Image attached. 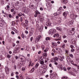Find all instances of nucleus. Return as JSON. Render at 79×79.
<instances>
[{
    "mask_svg": "<svg viewBox=\"0 0 79 79\" xmlns=\"http://www.w3.org/2000/svg\"><path fill=\"white\" fill-rule=\"evenodd\" d=\"M23 11L25 13H26V14H27L28 13V12L29 11V9H27L26 8V7H23Z\"/></svg>",
    "mask_w": 79,
    "mask_h": 79,
    "instance_id": "1",
    "label": "nucleus"
},
{
    "mask_svg": "<svg viewBox=\"0 0 79 79\" xmlns=\"http://www.w3.org/2000/svg\"><path fill=\"white\" fill-rule=\"evenodd\" d=\"M77 16V15H74V13L70 15V17L71 19H75L76 18Z\"/></svg>",
    "mask_w": 79,
    "mask_h": 79,
    "instance_id": "2",
    "label": "nucleus"
},
{
    "mask_svg": "<svg viewBox=\"0 0 79 79\" xmlns=\"http://www.w3.org/2000/svg\"><path fill=\"white\" fill-rule=\"evenodd\" d=\"M56 31L55 29H51L49 30V34H53L55 33Z\"/></svg>",
    "mask_w": 79,
    "mask_h": 79,
    "instance_id": "3",
    "label": "nucleus"
},
{
    "mask_svg": "<svg viewBox=\"0 0 79 79\" xmlns=\"http://www.w3.org/2000/svg\"><path fill=\"white\" fill-rule=\"evenodd\" d=\"M68 15V11H65L63 13V16H64V19H66V17Z\"/></svg>",
    "mask_w": 79,
    "mask_h": 79,
    "instance_id": "4",
    "label": "nucleus"
},
{
    "mask_svg": "<svg viewBox=\"0 0 79 79\" xmlns=\"http://www.w3.org/2000/svg\"><path fill=\"white\" fill-rule=\"evenodd\" d=\"M29 7L31 9H35V7L34 5L30 4L29 6Z\"/></svg>",
    "mask_w": 79,
    "mask_h": 79,
    "instance_id": "5",
    "label": "nucleus"
},
{
    "mask_svg": "<svg viewBox=\"0 0 79 79\" xmlns=\"http://www.w3.org/2000/svg\"><path fill=\"white\" fill-rule=\"evenodd\" d=\"M5 71L6 74H8L9 73V69H8V67H6L5 68Z\"/></svg>",
    "mask_w": 79,
    "mask_h": 79,
    "instance_id": "6",
    "label": "nucleus"
},
{
    "mask_svg": "<svg viewBox=\"0 0 79 79\" xmlns=\"http://www.w3.org/2000/svg\"><path fill=\"white\" fill-rule=\"evenodd\" d=\"M40 37H41V35H38V36H37L36 42H39V40H40Z\"/></svg>",
    "mask_w": 79,
    "mask_h": 79,
    "instance_id": "7",
    "label": "nucleus"
},
{
    "mask_svg": "<svg viewBox=\"0 0 79 79\" xmlns=\"http://www.w3.org/2000/svg\"><path fill=\"white\" fill-rule=\"evenodd\" d=\"M62 2H63L64 4H66L68 3V1L67 0H62Z\"/></svg>",
    "mask_w": 79,
    "mask_h": 79,
    "instance_id": "8",
    "label": "nucleus"
},
{
    "mask_svg": "<svg viewBox=\"0 0 79 79\" xmlns=\"http://www.w3.org/2000/svg\"><path fill=\"white\" fill-rule=\"evenodd\" d=\"M41 67L42 68H44V69H45V68H47V65L45 64L42 65Z\"/></svg>",
    "mask_w": 79,
    "mask_h": 79,
    "instance_id": "9",
    "label": "nucleus"
},
{
    "mask_svg": "<svg viewBox=\"0 0 79 79\" xmlns=\"http://www.w3.org/2000/svg\"><path fill=\"white\" fill-rule=\"evenodd\" d=\"M46 25L48 26H51V23H50V21H48L46 23Z\"/></svg>",
    "mask_w": 79,
    "mask_h": 79,
    "instance_id": "10",
    "label": "nucleus"
},
{
    "mask_svg": "<svg viewBox=\"0 0 79 79\" xmlns=\"http://www.w3.org/2000/svg\"><path fill=\"white\" fill-rule=\"evenodd\" d=\"M57 68L59 69H63V66L59 64L57 66Z\"/></svg>",
    "mask_w": 79,
    "mask_h": 79,
    "instance_id": "11",
    "label": "nucleus"
},
{
    "mask_svg": "<svg viewBox=\"0 0 79 79\" xmlns=\"http://www.w3.org/2000/svg\"><path fill=\"white\" fill-rule=\"evenodd\" d=\"M58 11L60 12H63L64 11V10L62 9V7H60L58 9Z\"/></svg>",
    "mask_w": 79,
    "mask_h": 79,
    "instance_id": "12",
    "label": "nucleus"
},
{
    "mask_svg": "<svg viewBox=\"0 0 79 79\" xmlns=\"http://www.w3.org/2000/svg\"><path fill=\"white\" fill-rule=\"evenodd\" d=\"M59 36L60 35H59V34H56L53 35L54 37H56L58 38L59 37Z\"/></svg>",
    "mask_w": 79,
    "mask_h": 79,
    "instance_id": "13",
    "label": "nucleus"
},
{
    "mask_svg": "<svg viewBox=\"0 0 79 79\" xmlns=\"http://www.w3.org/2000/svg\"><path fill=\"white\" fill-rule=\"evenodd\" d=\"M40 64H44V61L43 60H40Z\"/></svg>",
    "mask_w": 79,
    "mask_h": 79,
    "instance_id": "14",
    "label": "nucleus"
},
{
    "mask_svg": "<svg viewBox=\"0 0 79 79\" xmlns=\"http://www.w3.org/2000/svg\"><path fill=\"white\" fill-rule=\"evenodd\" d=\"M60 15V13L58 12H57L54 14V16H57V15Z\"/></svg>",
    "mask_w": 79,
    "mask_h": 79,
    "instance_id": "15",
    "label": "nucleus"
},
{
    "mask_svg": "<svg viewBox=\"0 0 79 79\" xmlns=\"http://www.w3.org/2000/svg\"><path fill=\"white\" fill-rule=\"evenodd\" d=\"M1 3L2 5H4V1L3 0H0Z\"/></svg>",
    "mask_w": 79,
    "mask_h": 79,
    "instance_id": "16",
    "label": "nucleus"
},
{
    "mask_svg": "<svg viewBox=\"0 0 79 79\" xmlns=\"http://www.w3.org/2000/svg\"><path fill=\"white\" fill-rule=\"evenodd\" d=\"M44 28V26H41L40 27V31H43V28Z\"/></svg>",
    "mask_w": 79,
    "mask_h": 79,
    "instance_id": "17",
    "label": "nucleus"
},
{
    "mask_svg": "<svg viewBox=\"0 0 79 79\" xmlns=\"http://www.w3.org/2000/svg\"><path fill=\"white\" fill-rule=\"evenodd\" d=\"M39 63L36 64L35 66V69H37V68H38V66H39Z\"/></svg>",
    "mask_w": 79,
    "mask_h": 79,
    "instance_id": "18",
    "label": "nucleus"
},
{
    "mask_svg": "<svg viewBox=\"0 0 79 79\" xmlns=\"http://www.w3.org/2000/svg\"><path fill=\"white\" fill-rule=\"evenodd\" d=\"M58 58L59 60H61V61L62 60V57H61V56H58Z\"/></svg>",
    "mask_w": 79,
    "mask_h": 79,
    "instance_id": "19",
    "label": "nucleus"
},
{
    "mask_svg": "<svg viewBox=\"0 0 79 79\" xmlns=\"http://www.w3.org/2000/svg\"><path fill=\"white\" fill-rule=\"evenodd\" d=\"M56 29L57 30H58V31H61L62 29L60 28H59V27H57L56 28Z\"/></svg>",
    "mask_w": 79,
    "mask_h": 79,
    "instance_id": "20",
    "label": "nucleus"
},
{
    "mask_svg": "<svg viewBox=\"0 0 79 79\" xmlns=\"http://www.w3.org/2000/svg\"><path fill=\"white\" fill-rule=\"evenodd\" d=\"M19 8V6H17L15 7V9L16 10H18Z\"/></svg>",
    "mask_w": 79,
    "mask_h": 79,
    "instance_id": "21",
    "label": "nucleus"
},
{
    "mask_svg": "<svg viewBox=\"0 0 79 79\" xmlns=\"http://www.w3.org/2000/svg\"><path fill=\"white\" fill-rule=\"evenodd\" d=\"M49 48H46L45 50H44V52H47Z\"/></svg>",
    "mask_w": 79,
    "mask_h": 79,
    "instance_id": "22",
    "label": "nucleus"
},
{
    "mask_svg": "<svg viewBox=\"0 0 79 79\" xmlns=\"http://www.w3.org/2000/svg\"><path fill=\"white\" fill-rule=\"evenodd\" d=\"M50 40V38L47 37L46 38V40Z\"/></svg>",
    "mask_w": 79,
    "mask_h": 79,
    "instance_id": "23",
    "label": "nucleus"
},
{
    "mask_svg": "<svg viewBox=\"0 0 79 79\" xmlns=\"http://www.w3.org/2000/svg\"><path fill=\"white\" fill-rule=\"evenodd\" d=\"M4 23V21L3 20H0V24H3Z\"/></svg>",
    "mask_w": 79,
    "mask_h": 79,
    "instance_id": "24",
    "label": "nucleus"
},
{
    "mask_svg": "<svg viewBox=\"0 0 79 79\" xmlns=\"http://www.w3.org/2000/svg\"><path fill=\"white\" fill-rule=\"evenodd\" d=\"M22 14H22V13L20 12L18 14V16H22Z\"/></svg>",
    "mask_w": 79,
    "mask_h": 79,
    "instance_id": "25",
    "label": "nucleus"
},
{
    "mask_svg": "<svg viewBox=\"0 0 79 79\" xmlns=\"http://www.w3.org/2000/svg\"><path fill=\"white\" fill-rule=\"evenodd\" d=\"M7 57L8 58H11V56H10V55L7 54Z\"/></svg>",
    "mask_w": 79,
    "mask_h": 79,
    "instance_id": "26",
    "label": "nucleus"
},
{
    "mask_svg": "<svg viewBox=\"0 0 79 79\" xmlns=\"http://www.w3.org/2000/svg\"><path fill=\"white\" fill-rule=\"evenodd\" d=\"M54 60H55V61H58V57H56L55 58H54Z\"/></svg>",
    "mask_w": 79,
    "mask_h": 79,
    "instance_id": "27",
    "label": "nucleus"
},
{
    "mask_svg": "<svg viewBox=\"0 0 79 79\" xmlns=\"http://www.w3.org/2000/svg\"><path fill=\"white\" fill-rule=\"evenodd\" d=\"M68 77L65 76H64L63 77H62V79H67Z\"/></svg>",
    "mask_w": 79,
    "mask_h": 79,
    "instance_id": "28",
    "label": "nucleus"
},
{
    "mask_svg": "<svg viewBox=\"0 0 79 79\" xmlns=\"http://www.w3.org/2000/svg\"><path fill=\"white\" fill-rule=\"evenodd\" d=\"M26 26H27V23H25L24 24V27H26Z\"/></svg>",
    "mask_w": 79,
    "mask_h": 79,
    "instance_id": "29",
    "label": "nucleus"
},
{
    "mask_svg": "<svg viewBox=\"0 0 79 79\" xmlns=\"http://www.w3.org/2000/svg\"><path fill=\"white\" fill-rule=\"evenodd\" d=\"M65 47V44H64L62 45V48H64Z\"/></svg>",
    "mask_w": 79,
    "mask_h": 79,
    "instance_id": "30",
    "label": "nucleus"
},
{
    "mask_svg": "<svg viewBox=\"0 0 79 79\" xmlns=\"http://www.w3.org/2000/svg\"><path fill=\"white\" fill-rule=\"evenodd\" d=\"M25 34H28V31H25Z\"/></svg>",
    "mask_w": 79,
    "mask_h": 79,
    "instance_id": "31",
    "label": "nucleus"
},
{
    "mask_svg": "<svg viewBox=\"0 0 79 79\" xmlns=\"http://www.w3.org/2000/svg\"><path fill=\"white\" fill-rule=\"evenodd\" d=\"M36 27L37 28H39V24H37L36 26Z\"/></svg>",
    "mask_w": 79,
    "mask_h": 79,
    "instance_id": "32",
    "label": "nucleus"
},
{
    "mask_svg": "<svg viewBox=\"0 0 79 79\" xmlns=\"http://www.w3.org/2000/svg\"><path fill=\"white\" fill-rule=\"evenodd\" d=\"M69 56H70V57H71L72 58H73V55L72 54H70Z\"/></svg>",
    "mask_w": 79,
    "mask_h": 79,
    "instance_id": "33",
    "label": "nucleus"
},
{
    "mask_svg": "<svg viewBox=\"0 0 79 79\" xmlns=\"http://www.w3.org/2000/svg\"><path fill=\"white\" fill-rule=\"evenodd\" d=\"M52 45H53V46H55V45H56V44L53 42L52 43Z\"/></svg>",
    "mask_w": 79,
    "mask_h": 79,
    "instance_id": "34",
    "label": "nucleus"
},
{
    "mask_svg": "<svg viewBox=\"0 0 79 79\" xmlns=\"http://www.w3.org/2000/svg\"><path fill=\"white\" fill-rule=\"evenodd\" d=\"M22 16H23L24 18H26V15H24V14H22Z\"/></svg>",
    "mask_w": 79,
    "mask_h": 79,
    "instance_id": "35",
    "label": "nucleus"
},
{
    "mask_svg": "<svg viewBox=\"0 0 79 79\" xmlns=\"http://www.w3.org/2000/svg\"><path fill=\"white\" fill-rule=\"evenodd\" d=\"M75 51V50L74 49H72L71 50V52H74Z\"/></svg>",
    "mask_w": 79,
    "mask_h": 79,
    "instance_id": "36",
    "label": "nucleus"
},
{
    "mask_svg": "<svg viewBox=\"0 0 79 79\" xmlns=\"http://www.w3.org/2000/svg\"><path fill=\"white\" fill-rule=\"evenodd\" d=\"M36 14H37H37H40V13L39 12V11H37L36 12Z\"/></svg>",
    "mask_w": 79,
    "mask_h": 79,
    "instance_id": "37",
    "label": "nucleus"
},
{
    "mask_svg": "<svg viewBox=\"0 0 79 79\" xmlns=\"http://www.w3.org/2000/svg\"><path fill=\"white\" fill-rule=\"evenodd\" d=\"M14 76V73L13 72H12L11 74V76Z\"/></svg>",
    "mask_w": 79,
    "mask_h": 79,
    "instance_id": "38",
    "label": "nucleus"
},
{
    "mask_svg": "<svg viewBox=\"0 0 79 79\" xmlns=\"http://www.w3.org/2000/svg\"><path fill=\"white\" fill-rule=\"evenodd\" d=\"M54 18H55V17H51V18H50V19H49V20H50H50H51V19H53Z\"/></svg>",
    "mask_w": 79,
    "mask_h": 79,
    "instance_id": "39",
    "label": "nucleus"
},
{
    "mask_svg": "<svg viewBox=\"0 0 79 79\" xmlns=\"http://www.w3.org/2000/svg\"><path fill=\"white\" fill-rule=\"evenodd\" d=\"M63 38H64V39H66V36L65 35H64L63 36Z\"/></svg>",
    "mask_w": 79,
    "mask_h": 79,
    "instance_id": "40",
    "label": "nucleus"
},
{
    "mask_svg": "<svg viewBox=\"0 0 79 79\" xmlns=\"http://www.w3.org/2000/svg\"><path fill=\"white\" fill-rule=\"evenodd\" d=\"M20 57H18L17 56H15V59H18V58H19Z\"/></svg>",
    "mask_w": 79,
    "mask_h": 79,
    "instance_id": "41",
    "label": "nucleus"
},
{
    "mask_svg": "<svg viewBox=\"0 0 79 79\" xmlns=\"http://www.w3.org/2000/svg\"><path fill=\"white\" fill-rule=\"evenodd\" d=\"M63 69L64 71H66L67 70V69H66L64 67L63 68Z\"/></svg>",
    "mask_w": 79,
    "mask_h": 79,
    "instance_id": "42",
    "label": "nucleus"
},
{
    "mask_svg": "<svg viewBox=\"0 0 79 79\" xmlns=\"http://www.w3.org/2000/svg\"><path fill=\"white\" fill-rule=\"evenodd\" d=\"M9 18H12V15L11 14H9Z\"/></svg>",
    "mask_w": 79,
    "mask_h": 79,
    "instance_id": "43",
    "label": "nucleus"
},
{
    "mask_svg": "<svg viewBox=\"0 0 79 79\" xmlns=\"http://www.w3.org/2000/svg\"><path fill=\"white\" fill-rule=\"evenodd\" d=\"M31 63H32V62L31 61H30L29 63V66H31Z\"/></svg>",
    "mask_w": 79,
    "mask_h": 79,
    "instance_id": "44",
    "label": "nucleus"
},
{
    "mask_svg": "<svg viewBox=\"0 0 79 79\" xmlns=\"http://www.w3.org/2000/svg\"><path fill=\"white\" fill-rule=\"evenodd\" d=\"M40 9L41 11H43V8L42 7H40Z\"/></svg>",
    "mask_w": 79,
    "mask_h": 79,
    "instance_id": "45",
    "label": "nucleus"
},
{
    "mask_svg": "<svg viewBox=\"0 0 79 79\" xmlns=\"http://www.w3.org/2000/svg\"><path fill=\"white\" fill-rule=\"evenodd\" d=\"M34 70H35L33 68L32 69L31 71H32V72H34Z\"/></svg>",
    "mask_w": 79,
    "mask_h": 79,
    "instance_id": "46",
    "label": "nucleus"
},
{
    "mask_svg": "<svg viewBox=\"0 0 79 79\" xmlns=\"http://www.w3.org/2000/svg\"><path fill=\"white\" fill-rule=\"evenodd\" d=\"M51 55H52V56H53L55 55V53L52 52L51 53Z\"/></svg>",
    "mask_w": 79,
    "mask_h": 79,
    "instance_id": "47",
    "label": "nucleus"
},
{
    "mask_svg": "<svg viewBox=\"0 0 79 79\" xmlns=\"http://www.w3.org/2000/svg\"><path fill=\"white\" fill-rule=\"evenodd\" d=\"M25 23H28V21L27 20H25Z\"/></svg>",
    "mask_w": 79,
    "mask_h": 79,
    "instance_id": "48",
    "label": "nucleus"
},
{
    "mask_svg": "<svg viewBox=\"0 0 79 79\" xmlns=\"http://www.w3.org/2000/svg\"><path fill=\"white\" fill-rule=\"evenodd\" d=\"M22 71H24L25 70V68H22Z\"/></svg>",
    "mask_w": 79,
    "mask_h": 79,
    "instance_id": "49",
    "label": "nucleus"
},
{
    "mask_svg": "<svg viewBox=\"0 0 79 79\" xmlns=\"http://www.w3.org/2000/svg\"><path fill=\"white\" fill-rule=\"evenodd\" d=\"M32 40H33V37H31L30 38L31 41H32Z\"/></svg>",
    "mask_w": 79,
    "mask_h": 79,
    "instance_id": "50",
    "label": "nucleus"
},
{
    "mask_svg": "<svg viewBox=\"0 0 79 79\" xmlns=\"http://www.w3.org/2000/svg\"><path fill=\"white\" fill-rule=\"evenodd\" d=\"M42 52L41 51H39L38 52V54H40V53H41Z\"/></svg>",
    "mask_w": 79,
    "mask_h": 79,
    "instance_id": "51",
    "label": "nucleus"
},
{
    "mask_svg": "<svg viewBox=\"0 0 79 79\" xmlns=\"http://www.w3.org/2000/svg\"><path fill=\"white\" fill-rule=\"evenodd\" d=\"M2 12L3 14H6L4 12V11L3 10H2Z\"/></svg>",
    "mask_w": 79,
    "mask_h": 79,
    "instance_id": "52",
    "label": "nucleus"
},
{
    "mask_svg": "<svg viewBox=\"0 0 79 79\" xmlns=\"http://www.w3.org/2000/svg\"><path fill=\"white\" fill-rule=\"evenodd\" d=\"M70 47L71 48H74V46H73V45H71L70 46Z\"/></svg>",
    "mask_w": 79,
    "mask_h": 79,
    "instance_id": "53",
    "label": "nucleus"
},
{
    "mask_svg": "<svg viewBox=\"0 0 79 79\" xmlns=\"http://www.w3.org/2000/svg\"><path fill=\"white\" fill-rule=\"evenodd\" d=\"M61 40V38L56 39V40L57 41V40Z\"/></svg>",
    "mask_w": 79,
    "mask_h": 79,
    "instance_id": "54",
    "label": "nucleus"
},
{
    "mask_svg": "<svg viewBox=\"0 0 79 79\" xmlns=\"http://www.w3.org/2000/svg\"><path fill=\"white\" fill-rule=\"evenodd\" d=\"M11 33L12 34H13V35L15 34V32H14L13 31L11 32Z\"/></svg>",
    "mask_w": 79,
    "mask_h": 79,
    "instance_id": "55",
    "label": "nucleus"
},
{
    "mask_svg": "<svg viewBox=\"0 0 79 79\" xmlns=\"http://www.w3.org/2000/svg\"><path fill=\"white\" fill-rule=\"evenodd\" d=\"M7 8H10V6L9 5H7Z\"/></svg>",
    "mask_w": 79,
    "mask_h": 79,
    "instance_id": "56",
    "label": "nucleus"
},
{
    "mask_svg": "<svg viewBox=\"0 0 79 79\" xmlns=\"http://www.w3.org/2000/svg\"><path fill=\"white\" fill-rule=\"evenodd\" d=\"M37 15L35 13V14L34 15V16L35 17H37Z\"/></svg>",
    "mask_w": 79,
    "mask_h": 79,
    "instance_id": "57",
    "label": "nucleus"
},
{
    "mask_svg": "<svg viewBox=\"0 0 79 79\" xmlns=\"http://www.w3.org/2000/svg\"><path fill=\"white\" fill-rule=\"evenodd\" d=\"M22 38H24V34H23H23L22 35Z\"/></svg>",
    "mask_w": 79,
    "mask_h": 79,
    "instance_id": "58",
    "label": "nucleus"
},
{
    "mask_svg": "<svg viewBox=\"0 0 79 79\" xmlns=\"http://www.w3.org/2000/svg\"><path fill=\"white\" fill-rule=\"evenodd\" d=\"M20 79H24V78H23V77L21 76L20 77Z\"/></svg>",
    "mask_w": 79,
    "mask_h": 79,
    "instance_id": "59",
    "label": "nucleus"
},
{
    "mask_svg": "<svg viewBox=\"0 0 79 79\" xmlns=\"http://www.w3.org/2000/svg\"><path fill=\"white\" fill-rule=\"evenodd\" d=\"M68 70H70L71 69V67H69L67 68Z\"/></svg>",
    "mask_w": 79,
    "mask_h": 79,
    "instance_id": "60",
    "label": "nucleus"
},
{
    "mask_svg": "<svg viewBox=\"0 0 79 79\" xmlns=\"http://www.w3.org/2000/svg\"><path fill=\"white\" fill-rule=\"evenodd\" d=\"M16 77L17 78L19 79V76H18L16 75Z\"/></svg>",
    "mask_w": 79,
    "mask_h": 79,
    "instance_id": "61",
    "label": "nucleus"
},
{
    "mask_svg": "<svg viewBox=\"0 0 79 79\" xmlns=\"http://www.w3.org/2000/svg\"><path fill=\"white\" fill-rule=\"evenodd\" d=\"M44 56H47V54H46V53L44 54Z\"/></svg>",
    "mask_w": 79,
    "mask_h": 79,
    "instance_id": "62",
    "label": "nucleus"
},
{
    "mask_svg": "<svg viewBox=\"0 0 79 79\" xmlns=\"http://www.w3.org/2000/svg\"><path fill=\"white\" fill-rule=\"evenodd\" d=\"M11 12H13L14 11V9H12L11 10Z\"/></svg>",
    "mask_w": 79,
    "mask_h": 79,
    "instance_id": "63",
    "label": "nucleus"
},
{
    "mask_svg": "<svg viewBox=\"0 0 79 79\" xmlns=\"http://www.w3.org/2000/svg\"><path fill=\"white\" fill-rule=\"evenodd\" d=\"M64 42L65 43H66V42H67V40H65L64 41Z\"/></svg>",
    "mask_w": 79,
    "mask_h": 79,
    "instance_id": "64",
    "label": "nucleus"
}]
</instances>
